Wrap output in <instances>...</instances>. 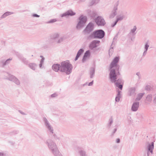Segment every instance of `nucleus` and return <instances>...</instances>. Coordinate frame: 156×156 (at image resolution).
I'll return each mask as SVG.
<instances>
[{"mask_svg":"<svg viewBox=\"0 0 156 156\" xmlns=\"http://www.w3.org/2000/svg\"><path fill=\"white\" fill-rule=\"evenodd\" d=\"M41 57L42 58V61H43V60H44V58L43 57V56H41Z\"/></svg>","mask_w":156,"mask_h":156,"instance_id":"nucleus-23","label":"nucleus"},{"mask_svg":"<svg viewBox=\"0 0 156 156\" xmlns=\"http://www.w3.org/2000/svg\"><path fill=\"white\" fill-rule=\"evenodd\" d=\"M80 22L78 23L77 26V27L78 28L81 25L82 26L83 24L85 23L87 20L86 18L83 16H81L80 17Z\"/></svg>","mask_w":156,"mask_h":156,"instance_id":"nucleus-6","label":"nucleus"},{"mask_svg":"<svg viewBox=\"0 0 156 156\" xmlns=\"http://www.w3.org/2000/svg\"><path fill=\"white\" fill-rule=\"evenodd\" d=\"M104 32L102 30H99L94 33V37L99 38H102L104 37Z\"/></svg>","mask_w":156,"mask_h":156,"instance_id":"nucleus-2","label":"nucleus"},{"mask_svg":"<svg viewBox=\"0 0 156 156\" xmlns=\"http://www.w3.org/2000/svg\"><path fill=\"white\" fill-rule=\"evenodd\" d=\"M117 21L115 23V24L117 22Z\"/></svg>","mask_w":156,"mask_h":156,"instance_id":"nucleus-26","label":"nucleus"},{"mask_svg":"<svg viewBox=\"0 0 156 156\" xmlns=\"http://www.w3.org/2000/svg\"><path fill=\"white\" fill-rule=\"evenodd\" d=\"M83 50L82 49H80L79 50V51L78 52L76 56V57L75 58V60H76L77 59L78 57L80 56V55L83 53Z\"/></svg>","mask_w":156,"mask_h":156,"instance_id":"nucleus-11","label":"nucleus"},{"mask_svg":"<svg viewBox=\"0 0 156 156\" xmlns=\"http://www.w3.org/2000/svg\"><path fill=\"white\" fill-rule=\"evenodd\" d=\"M92 82L90 83L89 84V85L91 86L92 85Z\"/></svg>","mask_w":156,"mask_h":156,"instance_id":"nucleus-24","label":"nucleus"},{"mask_svg":"<svg viewBox=\"0 0 156 156\" xmlns=\"http://www.w3.org/2000/svg\"><path fill=\"white\" fill-rule=\"evenodd\" d=\"M73 67L69 61H64L61 62L60 68L61 71L65 72L67 74L70 73Z\"/></svg>","mask_w":156,"mask_h":156,"instance_id":"nucleus-1","label":"nucleus"},{"mask_svg":"<svg viewBox=\"0 0 156 156\" xmlns=\"http://www.w3.org/2000/svg\"><path fill=\"white\" fill-rule=\"evenodd\" d=\"M8 14V13H5V14H4V15H5V16H6Z\"/></svg>","mask_w":156,"mask_h":156,"instance_id":"nucleus-25","label":"nucleus"},{"mask_svg":"<svg viewBox=\"0 0 156 156\" xmlns=\"http://www.w3.org/2000/svg\"><path fill=\"white\" fill-rule=\"evenodd\" d=\"M60 66L58 64H54L52 66V69L56 72L58 71L59 70H60Z\"/></svg>","mask_w":156,"mask_h":156,"instance_id":"nucleus-8","label":"nucleus"},{"mask_svg":"<svg viewBox=\"0 0 156 156\" xmlns=\"http://www.w3.org/2000/svg\"><path fill=\"white\" fill-rule=\"evenodd\" d=\"M56 21L55 20H53L51 21V22H54Z\"/></svg>","mask_w":156,"mask_h":156,"instance_id":"nucleus-20","label":"nucleus"},{"mask_svg":"<svg viewBox=\"0 0 156 156\" xmlns=\"http://www.w3.org/2000/svg\"><path fill=\"white\" fill-rule=\"evenodd\" d=\"M34 16L35 17H38L39 16H38V15H37V14H34Z\"/></svg>","mask_w":156,"mask_h":156,"instance_id":"nucleus-21","label":"nucleus"},{"mask_svg":"<svg viewBox=\"0 0 156 156\" xmlns=\"http://www.w3.org/2000/svg\"><path fill=\"white\" fill-rule=\"evenodd\" d=\"M92 25L91 23H89L86 27V30H88L89 29L92 30Z\"/></svg>","mask_w":156,"mask_h":156,"instance_id":"nucleus-14","label":"nucleus"},{"mask_svg":"<svg viewBox=\"0 0 156 156\" xmlns=\"http://www.w3.org/2000/svg\"><path fill=\"white\" fill-rule=\"evenodd\" d=\"M75 14V13L72 11H69L66 12V13L63 15V16H65L66 15L73 16Z\"/></svg>","mask_w":156,"mask_h":156,"instance_id":"nucleus-9","label":"nucleus"},{"mask_svg":"<svg viewBox=\"0 0 156 156\" xmlns=\"http://www.w3.org/2000/svg\"><path fill=\"white\" fill-rule=\"evenodd\" d=\"M154 148V143H152L151 145H150L148 148V151H150L151 153H152L153 149Z\"/></svg>","mask_w":156,"mask_h":156,"instance_id":"nucleus-13","label":"nucleus"},{"mask_svg":"<svg viewBox=\"0 0 156 156\" xmlns=\"http://www.w3.org/2000/svg\"><path fill=\"white\" fill-rule=\"evenodd\" d=\"M115 84L116 85V86L119 87L121 90L122 89V85H118L117 83H115Z\"/></svg>","mask_w":156,"mask_h":156,"instance_id":"nucleus-16","label":"nucleus"},{"mask_svg":"<svg viewBox=\"0 0 156 156\" xmlns=\"http://www.w3.org/2000/svg\"><path fill=\"white\" fill-rule=\"evenodd\" d=\"M95 21L98 25L103 26L105 24L104 20L101 17H98Z\"/></svg>","mask_w":156,"mask_h":156,"instance_id":"nucleus-5","label":"nucleus"},{"mask_svg":"<svg viewBox=\"0 0 156 156\" xmlns=\"http://www.w3.org/2000/svg\"><path fill=\"white\" fill-rule=\"evenodd\" d=\"M138 104L137 103H134L132 107V109L133 111H136L138 108Z\"/></svg>","mask_w":156,"mask_h":156,"instance_id":"nucleus-10","label":"nucleus"},{"mask_svg":"<svg viewBox=\"0 0 156 156\" xmlns=\"http://www.w3.org/2000/svg\"><path fill=\"white\" fill-rule=\"evenodd\" d=\"M109 77L112 82L113 83L115 82V80L117 78L114 69L111 70L109 74Z\"/></svg>","mask_w":156,"mask_h":156,"instance_id":"nucleus-4","label":"nucleus"},{"mask_svg":"<svg viewBox=\"0 0 156 156\" xmlns=\"http://www.w3.org/2000/svg\"><path fill=\"white\" fill-rule=\"evenodd\" d=\"M30 66L34 70L35 69L36 65L35 64H31L30 65Z\"/></svg>","mask_w":156,"mask_h":156,"instance_id":"nucleus-15","label":"nucleus"},{"mask_svg":"<svg viewBox=\"0 0 156 156\" xmlns=\"http://www.w3.org/2000/svg\"><path fill=\"white\" fill-rule=\"evenodd\" d=\"M120 142V140L119 139H117V142L118 143H119Z\"/></svg>","mask_w":156,"mask_h":156,"instance_id":"nucleus-22","label":"nucleus"},{"mask_svg":"<svg viewBox=\"0 0 156 156\" xmlns=\"http://www.w3.org/2000/svg\"><path fill=\"white\" fill-rule=\"evenodd\" d=\"M149 47V45H147V44H146L145 45V48L146 49V50L147 49L148 47Z\"/></svg>","mask_w":156,"mask_h":156,"instance_id":"nucleus-19","label":"nucleus"},{"mask_svg":"<svg viewBox=\"0 0 156 156\" xmlns=\"http://www.w3.org/2000/svg\"><path fill=\"white\" fill-rule=\"evenodd\" d=\"M90 55V52L89 51H88L86 52L85 53L84 55V56L83 58V60H84V59L85 58H86L89 57Z\"/></svg>","mask_w":156,"mask_h":156,"instance_id":"nucleus-12","label":"nucleus"},{"mask_svg":"<svg viewBox=\"0 0 156 156\" xmlns=\"http://www.w3.org/2000/svg\"><path fill=\"white\" fill-rule=\"evenodd\" d=\"M99 41H92L91 43L90 44L89 47L90 48L92 49L94 48H95L98 46L99 43Z\"/></svg>","mask_w":156,"mask_h":156,"instance_id":"nucleus-7","label":"nucleus"},{"mask_svg":"<svg viewBox=\"0 0 156 156\" xmlns=\"http://www.w3.org/2000/svg\"><path fill=\"white\" fill-rule=\"evenodd\" d=\"M115 101H119V97H116Z\"/></svg>","mask_w":156,"mask_h":156,"instance_id":"nucleus-18","label":"nucleus"},{"mask_svg":"<svg viewBox=\"0 0 156 156\" xmlns=\"http://www.w3.org/2000/svg\"><path fill=\"white\" fill-rule=\"evenodd\" d=\"M119 60V58L116 57L114 58L110 65V68L111 69H112V68H115L116 69H119V67L118 66H117V64Z\"/></svg>","mask_w":156,"mask_h":156,"instance_id":"nucleus-3","label":"nucleus"},{"mask_svg":"<svg viewBox=\"0 0 156 156\" xmlns=\"http://www.w3.org/2000/svg\"><path fill=\"white\" fill-rule=\"evenodd\" d=\"M143 96V94H140L138 95V97L139 98H137V100H140V98H141Z\"/></svg>","mask_w":156,"mask_h":156,"instance_id":"nucleus-17","label":"nucleus"}]
</instances>
